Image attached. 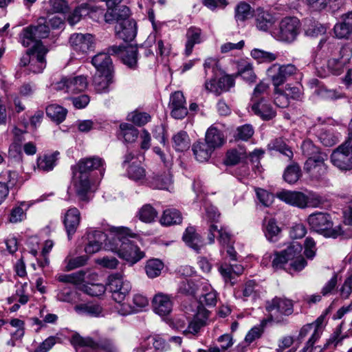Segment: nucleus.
Returning <instances> with one entry per match:
<instances>
[{
    "mask_svg": "<svg viewBox=\"0 0 352 352\" xmlns=\"http://www.w3.org/2000/svg\"><path fill=\"white\" fill-rule=\"evenodd\" d=\"M109 231L112 236L106 245L120 258L133 265L145 256L144 252L135 244V240L138 239V235L129 228L111 227Z\"/></svg>",
    "mask_w": 352,
    "mask_h": 352,
    "instance_id": "1",
    "label": "nucleus"
},
{
    "mask_svg": "<svg viewBox=\"0 0 352 352\" xmlns=\"http://www.w3.org/2000/svg\"><path fill=\"white\" fill-rule=\"evenodd\" d=\"M104 161L100 157L93 156L80 160L72 166L74 177V186L76 195L82 201H87V194L90 189V181L88 173L99 170L101 175L104 172Z\"/></svg>",
    "mask_w": 352,
    "mask_h": 352,
    "instance_id": "2",
    "label": "nucleus"
},
{
    "mask_svg": "<svg viewBox=\"0 0 352 352\" xmlns=\"http://www.w3.org/2000/svg\"><path fill=\"white\" fill-rule=\"evenodd\" d=\"M302 252V245L297 241H293L286 249L274 254L272 263V267L278 270L285 268V265H288L289 270H302L307 266V262Z\"/></svg>",
    "mask_w": 352,
    "mask_h": 352,
    "instance_id": "3",
    "label": "nucleus"
},
{
    "mask_svg": "<svg viewBox=\"0 0 352 352\" xmlns=\"http://www.w3.org/2000/svg\"><path fill=\"white\" fill-rule=\"evenodd\" d=\"M311 230L327 238L336 239L343 234L340 225L333 226L331 216L325 212L311 214L307 218Z\"/></svg>",
    "mask_w": 352,
    "mask_h": 352,
    "instance_id": "4",
    "label": "nucleus"
},
{
    "mask_svg": "<svg viewBox=\"0 0 352 352\" xmlns=\"http://www.w3.org/2000/svg\"><path fill=\"white\" fill-rule=\"evenodd\" d=\"M205 74L208 78L205 82L206 89L217 95L228 91L234 85V77L224 74L221 67H205Z\"/></svg>",
    "mask_w": 352,
    "mask_h": 352,
    "instance_id": "5",
    "label": "nucleus"
},
{
    "mask_svg": "<svg viewBox=\"0 0 352 352\" xmlns=\"http://www.w3.org/2000/svg\"><path fill=\"white\" fill-rule=\"evenodd\" d=\"M70 342L76 349V352H86L85 348L96 350L101 349L105 352H120V350L114 342L108 338H99L95 340L93 338L82 337L76 333L72 335Z\"/></svg>",
    "mask_w": 352,
    "mask_h": 352,
    "instance_id": "6",
    "label": "nucleus"
},
{
    "mask_svg": "<svg viewBox=\"0 0 352 352\" xmlns=\"http://www.w3.org/2000/svg\"><path fill=\"white\" fill-rule=\"evenodd\" d=\"M300 30V23L296 17H285L277 28L272 32V36L278 41L291 43L294 42Z\"/></svg>",
    "mask_w": 352,
    "mask_h": 352,
    "instance_id": "7",
    "label": "nucleus"
},
{
    "mask_svg": "<svg viewBox=\"0 0 352 352\" xmlns=\"http://www.w3.org/2000/svg\"><path fill=\"white\" fill-rule=\"evenodd\" d=\"M46 23L45 18H40L37 25L23 28L20 34L21 44L28 47L32 44L36 45L38 43H42L41 40L47 38L50 34V28Z\"/></svg>",
    "mask_w": 352,
    "mask_h": 352,
    "instance_id": "8",
    "label": "nucleus"
},
{
    "mask_svg": "<svg viewBox=\"0 0 352 352\" xmlns=\"http://www.w3.org/2000/svg\"><path fill=\"white\" fill-rule=\"evenodd\" d=\"M107 289L111 293L113 299L120 303L124 301L131 291L132 285L122 274L116 272L108 276Z\"/></svg>",
    "mask_w": 352,
    "mask_h": 352,
    "instance_id": "9",
    "label": "nucleus"
},
{
    "mask_svg": "<svg viewBox=\"0 0 352 352\" xmlns=\"http://www.w3.org/2000/svg\"><path fill=\"white\" fill-rule=\"evenodd\" d=\"M331 160L332 164L340 170L352 169L351 140H346L334 150L331 155Z\"/></svg>",
    "mask_w": 352,
    "mask_h": 352,
    "instance_id": "10",
    "label": "nucleus"
},
{
    "mask_svg": "<svg viewBox=\"0 0 352 352\" xmlns=\"http://www.w3.org/2000/svg\"><path fill=\"white\" fill-rule=\"evenodd\" d=\"M88 85L87 77L82 75L70 78H63L54 85L56 90H64L70 94L84 91Z\"/></svg>",
    "mask_w": 352,
    "mask_h": 352,
    "instance_id": "11",
    "label": "nucleus"
},
{
    "mask_svg": "<svg viewBox=\"0 0 352 352\" xmlns=\"http://www.w3.org/2000/svg\"><path fill=\"white\" fill-rule=\"evenodd\" d=\"M326 153H318L314 157H309L305 164V170L314 179H319L327 173V166L324 163L327 160Z\"/></svg>",
    "mask_w": 352,
    "mask_h": 352,
    "instance_id": "12",
    "label": "nucleus"
},
{
    "mask_svg": "<svg viewBox=\"0 0 352 352\" xmlns=\"http://www.w3.org/2000/svg\"><path fill=\"white\" fill-rule=\"evenodd\" d=\"M293 307L291 300L275 297L267 302L266 310L270 313L271 319L274 320V318H278V314L285 316L291 315L294 311Z\"/></svg>",
    "mask_w": 352,
    "mask_h": 352,
    "instance_id": "13",
    "label": "nucleus"
},
{
    "mask_svg": "<svg viewBox=\"0 0 352 352\" xmlns=\"http://www.w3.org/2000/svg\"><path fill=\"white\" fill-rule=\"evenodd\" d=\"M72 49L82 54L94 50L95 47L94 37L91 34L74 33L69 38Z\"/></svg>",
    "mask_w": 352,
    "mask_h": 352,
    "instance_id": "14",
    "label": "nucleus"
},
{
    "mask_svg": "<svg viewBox=\"0 0 352 352\" xmlns=\"http://www.w3.org/2000/svg\"><path fill=\"white\" fill-rule=\"evenodd\" d=\"M48 52V49L43 45L38 43L33 45L32 48L28 49L26 53L21 58V66H28V65L45 64V55Z\"/></svg>",
    "mask_w": 352,
    "mask_h": 352,
    "instance_id": "15",
    "label": "nucleus"
},
{
    "mask_svg": "<svg viewBox=\"0 0 352 352\" xmlns=\"http://www.w3.org/2000/svg\"><path fill=\"white\" fill-rule=\"evenodd\" d=\"M112 79L113 70L111 67H95L92 82L98 93L107 92Z\"/></svg>",
    "mask_w": 352,
    "mask_h": 352,
    "instance_id": "16",
    "label": "nucleus"
},
{
    "mask_svg": "<svg viewBox=\"0 0 352 352\" xmlns=\"http://www.w3.org/2000/svg\"><path fill=\"white\" fill-rule=\"evenodd\" d=\"M109 52L113 54H118L122 63L127 66H135L138 63V49L136 47L114 45L109 47Z\"/></svg>",
    "mask_w": 352,
    "mask_h": 352,
    "instance_id": "17",
    "label": "nucleus"
},
{
    "mask_svg": "<svg viewBox=\"0 0 352 352\" xmlns=\"http://www.w3.org/2000/svg\"><path fill=\"white\" fill-rule=\"evenodd\" d=\"M209 312L203 306H199L197 313L193 318L188 321V325L186 329L183 330L185 335H195L199 333L200 329L206 324L208 319Z\"/></svg>",
    "mask_w": 352,
    "mask_h": 352,
    "instance_id": "18",
    "label": "nucleus"
},
{
    "mask_svg": "<svg viewBox=\"0 0 352 352\" xmlns=\"http://www.w3.org/2000/svg\"><path fill=\"white\" fill-rule=\"evenodd\" d=\"M168 107L172 117L175 119H183L188 114L186 100L181 91H175L170 95Z\"/></svg>",
    "mask_w": 352,
    "mask_h": 352,
    "instance_id": "19",
    "label": "nucleus"
},
{
    "mask_svg": "<svg viewBox=\"0 0 352 352\" xmlns=\"http://www.w3.org/2000/svg\"><path fill=\"white\" fill-rule=\"evenodd\" d=\"M276 197L289 205L300 208L308 205V197L301 192L283 190L277 192Z\"/></svg>",
    "mask_w": 352,
    "mask_h": 352,
    "instance_id": "20",
    "label": "nucleus"
},
{
    "mask_svg": "<svg viewBox=\"0 0 352 352\" xmlns=\"http://www.w3.org/2000/svg\"><path fill=\"white\" fill-rule=\"evenodd\" d=\"M87 243L85 247V251L88 254H93L102 248V243L108 239L107 234L100 230H90L87 235Z\"/></svg>",
    "mask_w": 352,
    "mask_h": 352,
    "instance_id": "21",
    "label": "nucleus"
},
{
    "mask_svg": "<svg viewBox=\"0 0 352 352\" xmlns=\"http://www.w3.org/2000/svg\"><path fill=\"white\" fill-rule=\"evenodd\" d=\"M116 35L125 42L132 41L137 34V25L133 19L125 20L115 26Z\"/></svg>",
    "mask_w": 352,
    "mask_h": 352,
    "instance_id": "22",
    "label": "nucleus"
},
{
    "mask_svg": "<svg viewBox=\"0 0 352 352\" xmlns=\"http://www.w3.org/2000/svg\"><path fill=\"white\" fill-rule=\"evenodd\" d=\"M148 305V300L146 296L141 294H135L133 296L131 304H122L118 311L122 316H127L141 311Z\"/></svg>",
    "mask_w": 352,
    "mask_h": 352,
    "instance_id": "23",
    "label": "nucleus"
},
{
    "mask_svg": "<svg viewBox=\"0 0 352 352\" xmlns=\"http://www.w3.org/2000/svg\"><path fill=\"white\" fill-rule=\"evenodd\" d=\"M154 349L159 352H164L170 349L168 343L160 336L156 335L148 337L139 348L135 349L136 352H149V350Z\"/></svg>",
    "mask_w": 352,
    "mask_h": 352,
    "instance_id": "24",
    "label": "nucleus"
},
{
    "mask_svg": "<svg viewBox=\"0 0 352 352\" xmlns=\"http://www.w3.org/2000/svg\"><path fill=\"white\" fill-rule=\"evenodd\" d=\"M80 221V212L78 209L75 207L69 208L64 215L63 223L69 239L76 232Z\"/></svg>",
    "mask_w": 352,
    "mask_h": 352,
    "instance_id": "25",
    "label": "nucleus"
},
{
    "mask_svg": "<svg viewBox=\"0 0 352 352\" xmlns=\"http://www.w3.org/2000/svg\"><path fill=\"white\" fill-rule=\"evenodd\" d=\"M296 72V67H270L267 75L271 77L274 88L283 84Z\"/></svg>",
    "mask_w": 352,
    "mask_h": 352,
    "instance_id": "26",
    "label": "nucleus"
},
{
    "mask_svg": "<svg viewBox=\"0 0 352 352\" xmlns=\"http://www.w3.org/2000/svg\"><path fill=\"white\" fill-rule=\"evenodd\" d=\"M130 14L129 8L122 5L107 9L104 14V19L107 23H111L116 21L118 24L125 20H131L132 19L129 18Z\"/></svg>",
    "mask_w": 352,
    "mask_h": 352,
    "instance_id": "27",
    "label": "nucleus"
},
{
    "mask_svg": "<svg viewBox=\"0 0 352 352\" xmlns=\"http://www.w3.org/2000/svg\"><path fill=\"white\" fill-rule=\"evenodd\" d=\"M154 311L160 316H166L170 313L173 308V302L169 296L157 294L153 300Z\"/></svg>",
    "mask_w": 352,
    "mask_h": 352,
    "instance_id": "28",
    "label": "nucleus"
},
{
    "mask_svg": "<svg viewBox=\"0 0 352 352\" xmlns=\"http://www.w3.org/2000/svg\"><path fill=\"white\" fill-rule=\"evenodd\" d=\"M148 184L151 187L159 190L171 191L173 189V177L170 171L154 175Z\"/></svg>",
    "mask_w": 352,
    "mask_h": 352,
    "instance_id": "29",
    "label": "nucleus"
},
{
    "mask_svg": "<svg viewBox=\"0 0 352 352\" xmlns=\"http://www.w3.org/2000/svg\"><path fill=\"white\" fill-rule=\"evenodd\" d=\"M342 20L334 26V33L339 38H347L352 33V12L344 14Z\"/></svg>",
    "mask_w": 352,
    "mask_h": 352,
    "instance_id": "30",
    "label": "nucleus"
},
{
    "mask_svg": "<svg viewBox=\"0 0 352 352\" xmlns=\"http://www.w3.org/2000/svg\"><path fill=\"white\" fill-rule=\"evenodd\" d=\"M252 110L263 120H270L276 115L275 111L263 98L255 100L252 106Z\"/></svg>",
    "mask_w": 352,
    "mask_h": 352,
    "instance_id": "31",
    "label": "nucleus"
},
{
    "mask_svg": "<svg viewBox=\"0 0 352 352\" xmlns=\"http://www.w3.org/2000/svg\"><path fill=\"white\" fill-rule=\"evenodd\" d=\"M263 230L266 239L270 242L277 241L281 232L276 220L273 218L264 219L263 222Z\"/></svg>",
    "mask_w": 352,
    "mask_h": 352,
    "instance_id": "32",
    "label": "nucleus"
},
{
    "mask_svg": "<svg viewBox=\"0 0 352 352\" xmlns=\"http://www.w3.org/2000/svg\"><path fill=\"white\" fill-rule=\"evenodd\" d=\"M205 142L214 151L225 142L223 132L214 126H211L206 133Z\"/></svg>",
    "mask_w": 352,
    "mask_h": 352,
    "instance_id": "33",
    "label": "nucleus"
},
{
    "mask_svg": "<svg viewBox=\"0 0 352 352\" xmlns=\"http://www.w3.org/2000/svg\"><path fill=\"white\" fill-rule=\"evenodd\" d=\"M183 240L190 248L197 252L204 246V242L200 235L196 232L195 228L192 226L188 227L183 235Z\"/></svg>",
    "mask_w": 352,
    "mask_h": 352,
    "instance_id": "34",
    "label": "nucleus"
},
{
    "mask_svg": "<svg viewBox=\"0 0 352 352\" xmlns=\"http://www.w3.org/2000/svg\"><path fill=\"white\" fill-rule=\"evenodd\" d=\"M74 310L81 315H87L91 317H99L103 316L102 306L96 302H89L80 303L74 307Z\"/></svg>",
    "mask_w": 352,
    "mask_h": 352,
    "instance_id": "35",
    "label": "nucleus"
},
{
    "mask_svg": "<svg viewBox=\"0 0 352 352\" xmlns=\"http://www.w3.org/2000/svg\"><path fill=\"white\" fill-rule=\"evenodd\" d=\"M195 159L200 162H207L214 150L206 142H197L192 145Z\"/></svg>",
    "mask_w": 352,
    "mask_h": 352,
    "instance_id": "36",
    "label": "nucleus"
},
{
    "mask_svg": "<svg viewBox=\"0 0 352 352\" xmlns=\"http://www.w3.org/2000/svg\"><path fill=\"white\" fill-rule=\"evenodd\" d=\"M324 318V316H321L318 318L314 323L310 324L314 325V328H313L314 332L307 340L306 345L302 349V352H312L314 344L320 338L322 333V322Z\"/></svg>",
    "mask_w": 352,
    "mask_h": 352,
    "instance_id": "37",
    "label": "nucleus"
},
{
    "mask_svg": "<svg viewBox=\"0 0 352 352\" xmlns=\"http://www.w3.org/2000/svg\"><path fill=\"white\" fill-rule=\"evenodd\" d=\"M255 21L256 28L262 31L268 30L274 23L272 15L261 8L256 10Z\"/></svg>",
    "mask_w": 352,
    "mask_h": 352,
    "instance_id": "38",
    "label": "nucleus"
},
{
    "mask_svg": "<svg viewBox=\"0 0 352 352\" xmlns=\"http://www.w3.org/2000/svg\"><path fill=\"white\" fill-rule=\"evenodd\" d=\"M260 294V286L255 280H250L243 286L241 296L239 295V298H241L243 300H248L249 298L255 300L259 298Z\"/></svg>",
    "mask_w": 352,
    "mask_h": 352,
    "instance_id": "39",
    "label": "nucleus"
},
{
    "mask_svg": "<svg viewBox=\"0 0 352 352\" xmlns=\"http://www.w3.org/2000/svg\"><path fill=\"white\" fill-rule=\"evenodd\" d=\"M59 153L56 151L51 154L39 156L37 158V168L39 170L49 172L53 170L56 164Z\"/></svg>",
    "mask_w": 352,
    "mask_h": 352,
    "instance_id": "40",
    "label": "nucleus"
},
{
    "mask_svg": "<svg viewBox=\"0 0 352 352\" xmlns=\"http://www.w3.org/2000/svg\"><path fill=\"white\" fill-rule=\"evenodd\" d=\"M201 33L200 28L196 27H190L186 32V43L185 48V54L189 56L192 52L195 44L201 43Z\"/></svg>",
    "mask_w": 352,
    "mask_h": 352,
    "instance_id": "41",
    "label": "nucleus"
},
{
    "mask_svg": "<svg viewBox=\"0 0 352 352\" xmlns=\"http://www.w3.org/2000/svg\"><path fill=\"white\" fill-rule=\"evenodd\" d=\"M173 146L176 151L184 152L190 146V140L188 133L184 131H180L175 133L173 138Z\"/></svg>",
    "mask_w": 352,
    "mask_h": 352,
    "instance_id": "42",
    "label": "nucleus"
},
{
    "mask_svg": "<svg viewBox=\"0 0 352 352\" xmlns=\"http://www.w3.org/2000/svg\"><path fill=\"white\" fill-rule=\"evenodd\" d=\"M252 57L255 59L258 64H269L278 58V54L267 52L260 49H253L251 51Z\"/></svg>",
    "mask_w": 352,
    "mask_h": 352,
    "instance_id": "43",
    "label": "nucleus"
},
{
    "mask_svg": "<svg viewBox=\"0 0 352 352\" xmlns=\"http://www.w3.org/2000/svg\"><path fill=\"white\" fill-rule=\"evenodd\" d=\"M181 212L175 208H168L164 211L160 219V223L164 226L179 224L182 222Z\"/></svg>",
    "mask_w": 352,
    "mask_h": 352,
    "instance_id": "44",
    "label": "nucleus"
},
{
    "mask_svg": "<svg viewBox=\"0 0 352 352\" xmlns=\"http://www.w3.org/2000/svg\"><path fill=\"white\" fill-rule=\"evenodd\" d=\"M67 111L63 107L53 104L46 107V114L52 120L60 123L65 120Z\"/></svg>",
    "mask_w": 352,
    "mask_h": 352,
    "instance_id": "45",
    "label": "nucleus"
},
{
    "mask_svg": "<svg viewBox=\"0 0 352 352\" xmlns=\"http://www.w3.org/2000/svg\"><path fill=\"white\" fill-rule=\"evenodd\" d=\"M119 135L127 143L134 142L138 137V131L132 124L122 123L120 125Z\"/></svg>",
    "mask_w": 352,
    "mask_h": 352,
    "instance_id": "46",
    "label": "nucleus"
},
{
    "mask_svg": "<svg viewBox=\"0 0 352 352\" xmlns=\"http://www.w3.org/2000/svg\"><path fill=\"white\" fill-rule=\"evenodd\" d=\"M163 268L164 263L161 260L153 258L147 261L145 266V271L149 278H154L160 275Z\"/></svg>",
    "mask_w": 352,
    "mask_h": 352,
    "instance_id": "47",
    "label": "nucleus"
},
{
    "mask_svg": "<svg viewBox=\"0 0 352 352\" xmlns=\"http://www.w3.org/2000/svg\"><path fill=\"white\" fill-rule=\"evenodd\" d=\"M254 15V10L246 3L241 2L235 9V19L236 21H245L251 19Z\"/></svg>",
    "mask_w": 352,
    "mask_h": 352,
    "instance_id": "48",
    "label": "nucleus"
},
{
    "mask_svg": "<svg viewBox=\"0 0 352 352\" xmlns=\"http://www.w3.org/2000/svg\"><path fill=\"white\" fill-rule=\"evenodd\" d=\"M268 147L270 150H275L287 156L289 160L293 157V152L282 138L272 140Z\"/></svg>",
    "mask_w": 352,
    "mask_h": 352,
    "instance_id": "49",
    "label": "nucleus"
},
{
    "mask_svg": "<svg viewBox=\"0 0 352 352\" xmlns=\"http://www.w3.org/2000/svg\"><path fill=\"white\" fill-rule=\"evenodd\" d=\"M301 175V171L300 166L294 163L288 166L283 175L284 179L289 184L296 183Z\"/></svg>",
    "mask_w": 352,
    "mask_h": 352,
    "instance_id": "50",
    "label": "nucleus"
},
{
    "mask_svg": "<svg viewBox=\"0 0 352 352\" xmlns=\"http://www.w3.org/2000/svg\"><path fill=\"white\" fill-rule=\"evenodd\" d=\"M157 215V211L148 204L143 206L138 212L139 219L145 223L153 222Z\"/></svg>",
    "mask_w": 352,
    "mask_h": 352,
    "instance_id": "51",
    "label": "nucleus"
},
{
    "mask_svg": "<svg viewBox=\"0 0 352 352\" xmlns=\"http://www.w3.org/2000/svg\"><path fill=\"white\" fill-rule=\"evenodd\" d=\"M218 271L226 284L233 286L236 281V276L232 272V266L230 264L223 263L219 266Z\"/></svg>",
    "mask_w": 352,
    "mask_h": 352,
    "instance_id": "52",
    "label": "nucleus"
},
{
    "mask_svg": "<svg viewBox=\"0 0 352 352\" xmlns=\"http://www.w3.org/2000/svg\"><path fill=\"white\" fill-rule=\"evenodd\" d=\"M127 120L140 126L148 122L151 120V116L147 113L135 111L128 114Z\"/></svg>",
    "mask_w": 352,
    "mask_h": 352,
    "instance_id": "53",
    "label": "nucleus"
},
{
    "mask_svg": "<svg viewBox=\"0 0 352 352\" xmlns=\"http://www.w3.org/2000/svg\"><path fill=\"white\" fill-rule=\"evenodd\" d=\"M1 177L4 179V182H2L8 188V192L10 189L17 187L19 185V175L15 171L7 170L3 172Z\"/></svg>",
    "mask_w": 352,
    "mask_h": 352,
    "instance_id": "54",
    "label": "nucleus"
},
{
    "mask_svg": "<svg viewBox=\"0 0 352 352\" xmlns=\"http://www.w3.org/2000/svg\"><path fill=\"white\" fill-rule=\"evenodd\" d=\"M88 260L87 256H80L74 258L67 256L64 261L65 263V270L71 271L76 268L85 265Z\"/></svg>",
    "mask_w": 352,
    "mask_h": 352,
    "instance_id": "55",
    "label": "nucleus"
},
{
    "mask_svg": "<svg viewBox=\"0 0 352 352\" xmlns=\"http://www.w3.org/2000/svg\"><path fill=\"white\" fill-rule=\"evenodd\" d=\"M320 142L325 146H332L338 141V137L332 132L322 129L318 135Z\"/></svg>",
    "mask_w": 352,
    "mask_h": 352,
    "instance_id": "56",
    "label": "nucleus"
},
{
    "mask_svg": "<svg viewBox=\"0 0 352 352\" xmlns=\"http://www.w3.org/2000/svg\"><path fill=\"white\" fill-rule=\"evenodd\" d=\"M127 174L130 179L138 182L142 181L146 176V172L143 167L132 164L127 170Z\"/></svg>",
    "mask_w": 352,
    "mask_h": 352,
    "instance_id": "57",
    "label": "nucleus"
},
{
    "mask_svg": "<svg viewBox=\"0 0 352 352\" xmlns=\"http://www.w3.org/2000/svg\"><path fill=\"white\" fill-rule=\"evenodd\" d=\"M109 52H100L95 55L91 59L93 66H111L113 62Z\"/></svg>",
    "mask_w": 352,
    "mask_h": 352,
    "instance_id": "58",
    "label": "nucleus"
},
{
    "mask_svg": "<svg viewBox=\"0 0 352 352\" xmlns=\"http://www.w3.org/2000/svg\"><path fill=\"white\" fill-rule=\"evenodd\" d=\"M340 55L341 57L338 59L333 58L329 60L328 65L346 66L349 64L351 56V52L346 48H342L340 50Z\"/></svg>",
    "mask_w": 352,
    "mask_h": 352,
    "instance_id": "59",
    "label": "nucleus"
},
{
    "mask_svg": "<svg viewBox=\"0 0 352 352\" xmlns=\"http://www.w3.org/2000/svg\"><path fill=\"white\" fill-rule=\"evenodd\" d=\"M274 103L280 108L287 107L289 103V98L287 94L278 87L274 88Z\"/></svg>",
    "mask_w": 352,
    "mask_h": 352,
    "instance_id": "60",
    "label": "nucleus"
},
{
    "mask_svg": "<svg viewBox=\"0 0 352 352\" xmlns=\"http://www.w3.org/2000/svg\"><path fill=\"white\" fill-rule=\"evenodd\" d=\"M197 290V285L194 281L189 279L182 280L179 286V292L187 295H194Z\"/></svg>",
    "mask_w": 352,
    "mask_h": 352,
    "instance_id": "61",
    "label": "nucleus"
},
{
    "mask_svg": "<svg viewBox=\"0 0 352 352\" xmlns=\"http://www.w3.org/2000/svg\"><path fill=\"white\" fill-rule=\"evenodd\" d=\"M254 134V129L250 124H244L237 128L235 137L238 140L246 141Z\"/></svg>",
    "mask_w": 352,
    "mask_h": 352,
    "instance_id": "62",
    "label": "nucleus"
},
{
    "mask_svg": "<svg viewBox=\"0 0 352 352\" xmlns=\"http://www.w3.org/2000/svg\"><path fill=\"white\" fill-rule=\"evenodd\" d=\"M8 155L14 162H21L23 157L21 144L19 142H12L9 146Z\"/></svg>",
    "mask_w": 352,
    "mask_h": 352,
    "instance_id": "63",
    "label": "nucleus"
},
{
    "mask_svg": "<svg viewBox=\"0 0 352 352\" xmlns=\"http://www.w3.org/2000/svg\"><path fill=\"white\" fill-rule=\"evenodd\" d=\"M259 201L265 206H270L274 201V195L267 190L258 188L256 191Z\"/></svg>",
    "mask_w": 352,
    "mask_h": 352,
    "instance_id": "64",
    "label": "nucleus"
}]
</instances>
